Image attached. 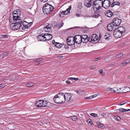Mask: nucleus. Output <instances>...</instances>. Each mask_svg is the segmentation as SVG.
<instances>
[{"label":"nucleus","instance_id":"1","mask_svg":"<svg viewBox=\"0 0 130 130\" xmlns=\"http://www.w3.org/2000/svg\"><path fill=\"white\" fill-rule=\"evenodd\" d=\"M63 93H60L56 95L53 98V100L55 103L58 104L63 103L64 101Z\"/></svg>","mask_w":130,"mask_h":130},{"label":"nucleus","instance_id":"2","mask_svg":"<svg viewBox=\"0 0 130 130\" xmlns=\"http://www.w3.org/2000/svg\"><path fill=\"white\" fill-rule=\"evenodd\" d=\"M22 20H18L16 21L15 23L11 24L10 26V28L13 30H18L19 28H22Z\"/></svg>","mask_w":130,"mask_h":130},{"label":"nucleus","instance_id":"3","mask_svg":"<svg viewBox=\"0 0 130 130\" xmlns=\"http://www.w3.org/2000/svg\"><path fill=\"white\" fill-rule=\"evenodd\" d=\"M54 8L52 5L49 4H46L43 7V11L44 14H49L53 10Z\"/></svg>","mask_w":130,"mask_h":130},{"label":"nucleus","instance_id":"4","mask_svg":"<svg viewBox=\"0 0 130 130\" xmlns=\"http://www.w3.org/2000/svg\"><path fill=\"white\" fill-rule=\"evenodd\" d=\"M102 2V0H96L93 2V6L95 11H98L101 9L103 6Z\"/></svg>","mask_w":130,"mask_h":130},{"label":"nucleus","instance_id":"5","mask_svg":"<svg viewBox=\"0 0 130 130\" xmlns=\"http://www.w3.org/2000/svg\"><path fill=\"white\" fill-rule=\"evenodd\" d=\"M13 19L14 20L17 21L18 20H22L19 17L21 14V12L19 9L14 11L12 12Z\"/></svg>","mask_w":130,"mask_h":130},{"label":"nucleus","instance_id":"6","mask_svg":"<svg viewBox=\"0 0 130 130\" xmlns=\"http://www.w3.org/2000/svg\"><path fill=\"white\" fill-rule=\"evenodd\" d=\"M113 0H104V1H103V7L105 9L108 8L110 6H111V2Z\"/></svg>","mask_w":130,"mask_h":130},{"label":"nucleus","instance_id":"7","mask_svg":"<svg viewBox=\"0 0 130 130\" xmlns=\"http://www.w3.org/2000/svg\"><path fill=\"white\" fill-rule=\"evenodd\" d=\"M121 20L118 18H115L113 19L112 22V25L114 26H119L121 24Z\"/></svg>","mask_w":130,"mask_h":130},{"label":"nucleus","instance_id":"8","mask_svg":"<svg viewBox=\"0 0 130 130\" xmlns=\"http://www.w3.org/2000/svg\"><path fill=\"white\" fill-rule=\"evenodd\" d=\"M63 95L64 101V102L65 101H69L72 99V94L70 93H66L65 94L63 93Z\"/></svg>","mask_w":130,"mask_h":130},{"label":"nucleus","instance_id":"9","mask_svg":"<svg viewBox=\"0 0 130 130\" xmlns=\"http://www.w3.org/2000/svg\"><path fill=\"white\" fill-rule=\"evenodd\" d=\"M67 44L69 45H74L75 41L74 37L71 36L68 38L67 39Z\"/></svg>","mask_w":130,"mask_h":130},{"label":"nucleus","instance_id":"10","mask_svg":"<svg viewBox=\"0 0 130 130\" xmlns=\"http://www.w3.org/2000/svg\"><path fill=\"white\" fill-rule=\"evenodd\" d=\"M23 24V27L22 28L23 30H26V29H28L32 24L31 22L29 23H27L25 21H24L23 22H22Z\"/></svg>","mask_w":130,"mask_h":130},{"label":"nucleus","instance_id":"11","mask_svg":"<svg viewBox=\"0 0 130 130\" xmlns=\"http://www.w3.org/2000/svg\"><path fill=\"white\" fill-rule=\"evenodd\" d=\"M75 43L76 44H79L82 42L81 36L78 35H76L74 37Z\"/></svg>","mask_w":130,"mask_h":130},{"label":"nucleus","instance_id":"12","mask_svg":"<svg viewBox=\"0 0 130 130\" xmlns=\"http://www.w3.org/2000/svg\"><path fill=\"white\" fill-rule=\"evenodd\" d=\"M93 0H85L84 5L87 7H90L93 4Z\"/></svg>","mask_w":130,"mask_h":130},{"label":"nucleus","instance_id":"13","mask_svg":"<svg viewBox=\"0 0 130 130\" xmlns=\"http://www.w3.org/2000/svg\"><path fill=\"white\" fill-rule=\"evenodd\" d=\"M100 35H99V36L96 34H94L92 35V38L91 39V42L93 43V42L95 41H99L100 39Z\"/></svg>","mask_w":130,"mask_h":130},{"label":"nucleus","instance_id":"14","mask_svg":"<svg viewBox=\"0 0 130 130\" xmlns=\"http://www.w3.org/2000/svg\"><path fill=\"white\" fill-rule=\"evenodd\" d=\"M114 36L117 38H119L121 37L123 35L117 29H116L113 33Z\"/></svg>","mask_w":130,"mask_h":130},{"label":"nucleus","instance_id":"15","mask_svg":"<svg viewBox=\"0 0 130 130\" xmlns=\"http://www.w3.org/2000/svg\"><path fill=\"white\" fill-rule=\"evenodd\" d=\"M51 26V24H48L46 27L44 28V30L46 32H52V30Z\"/></svg>","mask_w":130,"mask_h":130},{"label":"nucleus","instance_id":"16","mask_svg":"<svg viewBox=\"0 0 130 130\" xmlns=\"http://www.w3.org/2000/svg\"><path fill=\"white\" fill-rule=\"evenodd\" d=\"M44 36L45 37V41L49 40L51 39L53 37L52 35L51 34L48 33L44 34Z\"/></svg>","mask_w":130,"mask_h":130},{"label":"nucleus","instance_id":"17","mask_svg":"<svg viewBox=\"0 0 130 130\" xmlns=\"http://www.w3.org/2000/svg\"><path fill=\"white\" fill-rule=\"evenodd\" d=\"M105 14L106 17L109 18L112 17L113 15V13L110 10L106 11Z\"/></svg>","mask_w":130,"mask_h":130},{"label":"nucleus","instance_id":"18","mask_svg":"<svg viewBox=\"0 0 130 130\" xmlns=\"http://www.w3.org/2000/svg\"><path fill=\"white\" fill-rule=\"evenodd\" d=\"M44 34H42L37 36V38L38 40L40 41H45V39Z\"/></svg>","mask_w":130,"mask_h":130},{"label":"nucleus","instance_id":"19","mask_svg":"<svg viewBox=\"0 0 130 130\" xmlns=\"http://www.w3.org/2000/svg\"><path fill=\"white\" fill-rule=\"evenodd\" d=\"M120 32L122 33V34L123 35L124 33L125 32V28L121 26L120 27L118 28L117 29Z\"/></svg>","mask_w":130,"mask_h":130},{"label":"nucleus","instance_id":"20","mask_svg":"<svg viewBox=\"0 0 130 130\" xmlns=\"http://www.w3.org/2000/svg\"><path fill=\"white\" fill-rule=\"evenodd\" d=\"M42 105H38L37 106V107H47V106L48 103L46 101H44L42 100Z\"/></svg>","mask_w":130,"mask_h":130},{"label":"nucleus","instance_id":"21","mask_svg":"<svg viewBox=\"0 0 130 130\" xmlns=\"http://www.w3.org/2000/svg\"><path fill=\"white\" fill-rule=\"evenodd\" d=\"M129 62H130V59H128L121 63L120 66L121 67H123Z\"/></svg>","mask_w":130,"mask_h":130},{"label":"nucleus","instance_id":"22","mask_svg":"<svg viewBox=\"0 0 130 130\" xmlns=\"http://www.w3.org/2000/svg\"><path fill=\"white\" fill-rule=\"evenodd\" d=\"M95 13L94 15L92 16V17L93 18H98L100 15L99 12L98 11H95Z\"/></svg>","mask_w":130,"mask_h":130},{"label":"nucleus","instance_id":"23","mask_svg":"<svg viewBox=\"0 0 130 130\" xmlns=\"http://www.w3.org/2000/svg\"><path fill=\"white\" fill-rule=\"evenodd\" d=\"M71 7L70 6L69 8L67 9L66 11H64V14L65 15H66L69 14L70 12V11L71 9Z\"/></svg>","mask_w":130,"mask_h":130},{"label":"nucleus","instance_id":"24","mask_svg":"<svg viewBox=\"0 0 130 130\" xmlns=\"http://www.w3.org/2000/svg\"><path fill=\"white\" fill-rule=\"evenodd\" d=\"M107 28L108 30L109 31H112L113 29V27L110 24H109L108 25Z\"/></svg>","mask_w":130,"mask_h":130},{"label":"nucleus","instance_id":"25","mask_svg":"<svg viewBox=\"0 0 130 130\" xmlns=\"http://www.w3.org/2000/svg\"><path fill=\"white\" fill-rule=\"evenodd\" d=\"M120 4V3L118 2H113L111 5V7H112L115 5L119 6Z\"/></svg>","mask_w":130,"mask_h":130},{"label":"nucleus","instance_id":"26","mask_svg":"<svg viewBox=\"0 0 130 130\" xmlns=\"http://www.w3.org/2000/svg\"><path fill=\"white\" fill-rule=\"evenodd\" d=\"M90 39L89 38H84L83 39L82 38V42L84 43H87L89 40Z\"/></svg>","mask_w":130,"mask_h":130},{"label":"nucleus","instance_id":"27","mask_svg":"<svg viewBox=\"0 0 130 130\" xmlns=\"http://www.w3.org/2000/svg\"><path fill=\"white\" fill-rule=\"evenodd\" d=\"M55 46L57 48H60L62 46V44H60L59 42H57L55 44Z\"/></svg>","mask_w":130,"mask_h":130},{"label":"nucleus","instance_id":"28","mask_svg":"<svg viewBox=\"0 0 130 130\" xmlns=\"http://www.w3.org/2000/svg\"><path fill=\"white\" fill-rule=\"evenodd\" d=\"M124 88V93H125L128 92L130 91V88L129 87H123Z\"/></svg>","mask_w":130,"mask_h":130},{"label":"nucleus","instance_id":"29","mask_svg":"<svg viewBox=\"0 0 130 130\" xmlns=\"http://www.w3.org/2000/svg\"><path fill=\"white\" fill-rule=\"evenodd\" d=\"M42 100H39L37 101L35 103V105H36L37 106L38 105H42Z\"/></svg>","mask_w":130,"mask_h":130},{"label":"nucleus","instance_id":"30","mask_svg":"<svg viewBox=\"0 0 130 130\" xmlns=\"http://www.w3.org/2000/svg\"><path fill=\"white\" fill-rule=\"evenodd\" d=\"M110 37V35L109 34L106 33L105 35L104 38L105 39L108 40Z\"/></svg>","mask_w":130,"mask_h":130},{"label":"nucleus","instance_id":"31","mask_svg":"<svg viewBox=\"0 0 130 130\" xmlns=\"http://www.w3.org/2000/svg\"><path fill=\"white\" fill-rule=\"evenodd\" d=\"M124 88L123 87L121 88H120L119 90L118 93H124Z\"/></svg>","mask_w":130,"mask_h":130},{"label":"nucleus","instance_id":"32","mask_svg":"<svg viewBox=\"0 0 130 130\" xmlns=\"http://www.w3.org/2000/svg\"><path fill=\"white\" fill-rule=\"evenodd\" d=\"M34 83L32 82H29L27 84V87H32L34 85Z\"/></svg>","mask_w":130,"mask_h":130},{"label":"nucleus","instance_id":"33","mask_svg":"<svg viewBox=\"0 0 130 130\" xmlns=\"http://www.w3.org/2000/svg\"><path fill=\"white\" fill-rule=\"evenodd\" d=\"M97 96V95L96 94L93 95L90 97H87V99H90L93 98H94Z\"/></svg>","mask_w":130,"mask_h":130},{"label":"nucleus","instance_id":"34","mask_svg":"<svg viewBox=\"0 0 130 130\" xmlns=\"http://www.w3.org/2000/svg\"><path fill=\"white\" fill-rule=\"evenodd\" d=\"M98 126L99 128H103L105 127L104 125L102 123H99L98 124Z\"/></svg>","mask_w":130,"mask_h":130},{"label":"nucleus","instance_id":"35","mask_svg":"<svg viewBox=\"0 0 130 130\" xmlns=\"http://www.w3.org/2000/svg\"><path fill=\"white\" fill-rule=\"evenodd\" d=\"M63 23H61L59 24H57L56 26L57 27L59 28H60L63 26Z\"/></svg>","mask_w":130,"mask_h":130},{"label":"nucleus","instance_id":"36","mask_svg":"<svg viewBox=\"0 0 130 130\" xmlns=\"http://www.w3.org/2000/svg\"><path fill=\"white\" fill-rule=\"evenodd\" d=\"M71 118L72 119L73 121H76L77 119V117L75 116H71Z\"/></svg>","mask_w":130,"mask_h":130},{"label":"nucleus","instance_id":"37","mask_svg":"<svg viewBox=\"0 0 130 130\" xmlns=\"http://www.w3.org/2000/svg\"><path fill=\"white\" fill-rule=\"evenodd\" d=\"M114 118L118 121H120L121 120L120 117L118 116H114Z\"/></svg>","mask_w":130,"mask_h":130},{"label":"nucleus","instance_id":"38","mask_svg":"<svg viewBox=\"0 0 130 130\" xmlns=\"http://www.w3.org/2000/svg\"><path fill=\"white\" fill-rule=\"evenodd\" d=\"M119 90H118L117 88L115 87L113 88V92L116 93H118Z\"/></svg>","mask_w":130,"mask_h":130},{"label":"nucleus","instance_id":"39","mask_svg":"<svg viewBox=\"0 0 130 130\" xmlns=\"http://www.w3.org/2000/svg\"><path fill=\"white\" fill-rule=\"evenodd\" d=\"M64 11H62L60 14L59 15L60 17L61 18L63 17L64 16Z\"/></svg>","mask_w":130,"mask_h":130},{"label":"nucleus","instance_id":"40","mask_svg":"<svg viewBox=\"0 0 130 130\" xmlns=\"http://www.w3.org/2000/svg\"><path fill=\"white\" fill-rule=\"evenodd\" d=\"M9 53L8 52H4L3 54V55L4 57H6L7 56V55L9 54Z\"/></svg>","mask_w":130,"mask_h":130},{"label":"nucleus","instance_id":"41","mask_svg":"<svg viewBox=\"0 0 130 130\" xmlns=\"http://www.w3.org/2000/svg\"><path fill=\"white\" fill-rule=\"evenodd\" d=\"M82 37V39H84V38H89V37H88V36L87 35H82L81 36Z\"/></svg>","mask_w":130,"mask_h":130},{"label":"nucleus","instance_id":"42","mask_svg":"<svg viewBox=\"0 0 130 130\" xmlns=\"http://www.w3.org/2000/svg\"><path fill=\"white\" fill-rule=\"evenodd\" d=\"M90 114L91 116L94 117H96L98 116L97 114L94 113H90Z\"/></svg>","mask_w":130,"mask_h":130},{"label":"nucleus","instance_id":"43","mask_svg":"<svg viewBox=\"0 0 130 130\" xmlns=\"http://www.w3.org/2000/svg\"><path fill=\"white\" fill-rule=\"evenodd\" d=\"M123 55V54L122 53H120L117 55L116 56V57L118 58H119L121 57Z\"/></svg>","mask_w":130,"mask_h":130},{"label":"nucleus","instance_id":"44","mask_svg":"<svg viewBox=\"0 0 130 130\" xmlns=\"http://www.w3.org/2000/svg\"><path fill=\"white\" fill-rule=\"evenodd\" d=\"M82 4L81 3H79L77 5V7L79 8H82Z\"/></svg>","mask_w":130,"mask_h":130},{"label":"nucleus","instance_id":"45","mask_svg":"<svg viewBox=\"0 0 130 130\" xmlns=\"http://www.w3.org/2000/svg\"><path fill=\"white\" fill-rule=\"evenodd\" d=\"M8 37L7 36L5 35H3L1 37L2 39L6 38Z\"/></svg>","mask_w":130,"mask_h":130},{"label":"nucleus","instance_id":"46","mask_svg":"<svg viewBox=\"0 0 130 130\" xmlns=\"http://www.w3.org/2000/svg\"><path fill=\"white\" fill-rule=\"evenodd\" d=\"M127 102L125 101H123L121 102L120 104V105H122L126 104Z\"/></svg>","mask_w":130,"mask_h":130},{"label":"nucleus","instance_id":"47","mask_svg":"<svg viewBox=\"0 0 130 130\" xmlns=\"http://www.w3.org/2000/svg\"><path fill=\"white\" fill-rule=\"evenodd\" d=\"M119 110L121 112H125L126 109L123 108H120L119 109Z\"/></svg>","mask_w":130,"mask_h":130},{"label":"nucleus","instance_id":"48","mask_svg":"<svg viewBox=\"0 0 130 130\" xmlns=\"http://www.w3.org/2000/svg\"><path fill=\"white\" fill-rule=\"evenodd\" d=\"M5 87V85L4 84H0V88H4Z\"/></svg>","mask_w":130,"mask_h":130},{"label":"nucleus","instance_id":"49","mask_svg":"<svg viewBox=\"0 0 130 130\" xmlns=\"http://www.w3.org/2000/svg\"><path fill=\"white\" fill-rule=\"evenodd\" d=\"M96 68V66H93L90 68V70Z\"/></svg>","mask_w":130,"mask_h":130},{"label":"nucleus","instance_id":"50","mask_svg":"<svg viewBox=\"0 0 130 130\" xmlns=\"http://www.w3.org/2000/svg\"><path fill=\"white\" fill-rule=\"evenodd\" d=\"M41 60L42 59H41V58H37L34 61H39Z\"/></svg>","mask_w":130,"mask_h":130},{"label":"nucleus","instance_id":"51","mask_svg":"<svg viewBox=\"0 0 130 130\" xmlns=\"http://www.w3.org/2000/svg\"><path fill=\"white\" fill-rule=\"evenodd\" d=\"M40 2L42 3H45L47 2L48 0H39Z\"/></svg>","mask_w":130,"mask_h":130},{"label":"nucleus","instance_id":"52","mask_svg":"<svg viewBox=\"0 0 130 130\" xmlns=\"http://www.w3.org/2000/svg\"><path fill=\"white\" fill-rule=\"evenodd\" d=\"M81 91L80 90H79L78 91H77V92L78 94L81 95H82V94L81 93Z\"/></svg>","mask_w":130,"mask_h":130},{"label":"nucleus","instance_id":"53","mask_svg":"<svg viewBox=\"0 0 130 130\" xmlns=\"http://www.w3.org/2000/svg\"><path fill=\"white\" fill-rule=\"evenodd\" d=\"M64 48L65 49H68L69 48V46L65 44L64 45Z\"/></svg>","mask_w":130,"mask_h":130},{"label":"nucleus","instance_id":"54","mask_svg":"<svg viewBox=\"0 0 130 130\" xmlns=\"http://www.w3.org/2000/svg\"><path fill=\"white\" fill-rule=\"evenodd\" d=\"M103 72V69H101L99 71V72L100 74H101Z\"/></svg>","mask_w":130,"mask_h":130},{"label":"nucleus","instance_id":"55","mask_svg":"<svg viewBox=\"0 0 130 130\" xmlns=\"http://www.w3.org/2000/svg\"><path fill=\"white\" fill-rule=\"evenodd\" d=\"M101 115L103 117L105 116V114L104 113H101Z\"/></svg>","mask_w":130,"mask_h":130},{"label":"nucleus","instance_id":"56","mask_svg":"<svg viewBox=\"0 0 130 130\" xmlns=\"http://www.w3.org/2000/svg\"><path fill=\"white\" fill-rule=\"evenodd\" d=\"M100 59V58H99H99H95V59H94V61H97L98 60Z\"/></svg>","mask_w":130,"mask_h":130},{"label":"nucleus","instance_id":"57","mask_svg":"<svg viewBox=\"0 0 130 130\" xmlns=\"http://www.w3.org/2000/svg\"><path fill=\"white\" fill-rule=\"evenodd\" d=\"M52 42L53 44L55 45V44H56V43L57 42H55V40H53L52 41Z\"/></svg>","mask_w":130,"mask_h":130},{"label":"nucleus","instance_id":"58","mask_svg":"<svg viewBox=\"0 0 130 130\" xmlns=\"http://www.w3.org/2000/svg\"><path fill=\"white\" fill-rule=\"evenodd\" d=\"M88 123H90V124H91L92 123V121H87Z\"/></svg>","mask_w":130,"mask_h":130},{"label":"nucleus","instance_id":"59","mask_svg":"<svg viewBox=\"0 0 130 130\" xmlns=\"http://www.w3.org/2000/svg\"><path fill=\"white\" fill-rule=\"evenodd\" d=\"M71 82L67 80L66 81V83L67 84H69Z\"/></svg>","mask_w":130,"mask_h":130},{"label":"nucleus","instance_id":"60","mask_svg":"<svg viewBox=\"0 0 130 130\" xmlns=\"http://www.w3.org/2000/svg\"><path fill=\"white\" fill-rule=\"evenodd\" d=\"M73 77H69L68 78V80H73Z\"/></svg>","mask_w":130,"mask_h":130},{"label":"nucleus","instance_id":"61","mask_svg":"<svg viewBox=\"0 0 130 130\" xmlns=\"http://www.w3.org/2000/svg\"><path fill=\"white\" fill-rule=\"evenodd\" d=\"M109 90L110 91L113 92V88H110Z\"/></svg>","mask_w":130,"mask_h":130},{"label":"nucleus","instance_id":"62","mask_svg":"<svg viewBox=\"0 0 130 130\" xmlns=\"http://www.w3.org/2000/svg\"><path fill=\"white\" fill-rule=\"evenodd\" d=\"M80 14H78V13H77V14H76V16L77 17H79L80 16Z\"/></svg>","mask_w":130,"mask_h":130},{"label":"nucleus","instance_id":"63","mask_svg":"<svg viewBox=\"0 0 130 130\" xmlns=\"http://www.w3.org/2000/svg\"><path fill=\"white\" fill-rule=\"evenodd\" d=\"M63 56H58V57L59 58H61L63 57Z\"/></svg>","mask_w":130,"mask_h":130},{"label":"nucleus","instance_id":"64","mask_svg":"<svg viewBox=\"0 0 130 130\" xmlns=\"http://www.w3.org/2000/svg\"><path fill=\"white\" fill-rule=\"evenodd\" d=\"M130 111V109H126L125 111Z\"/></svg>","mask_w":130,"mask_h":130}]
</instances>
